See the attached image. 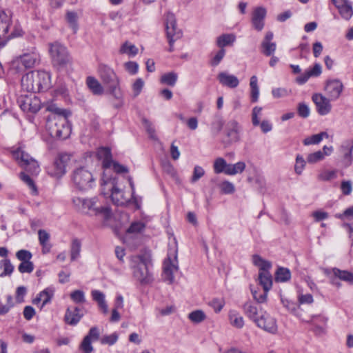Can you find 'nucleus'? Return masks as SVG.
<instances>
[{"label": "nucleus", "mask_w": 353, "mask_h": 353, "mask_svg": "<svg viewBox=\"0 0 353 353\" xmlns=\"http://www.w3.org/2000/svg\"><path fill=\"white\" fill-rule=\"evenodd\" d=\"M151 265V253L149 250L141 251L130 257V267L132 270V275L141 284H148L153 281L152 274L150 270Z\"/></svg>", "instance_id": "nucleus-1"}, {"label": "nucleus", "mask_w": 353, "mask_h": 353, "mask_svg": "<svg viewBox=\"0 0 353 353\" xmlns=\"http://www.w3.org/2000/svg\"><path fill=\"white\" fill-rule=\"evenodd\" d=\"M72 205L76 210L86 214H101L105 219H108L111 214L110 208L108 206L97 205L98 199L97 197L84 198L74 196Z\"/></svg>", "instance_id": "nucleus-2"}, {"label": "nucleus", "mask_w": 353, "mask_h": 353, "mask_svg": "<svg viewBox=\"0 0 353 353\" xmlns=\"http://www.w3.org/2000/svg\"><path fill=\"white\" fill-rule=\"evenodd\" d=\"M21 87L27 92H37L49 88L50 75L45 71H31L21 78Z\"/></svg>", "instance_id": "nucleus-3"}, {"label": "nucleus", "mask_w": 353, "mask_h": 353, "mask_svg": "<svg viewBox=\"0 0 353 353\" xmlns=\"http://www.w3.org/2000/svg\"><path fill=\"white\" fill-rule=\"evenodd\" d=\"M98 72L101 80L108 88L110 94L115 99H121L122 94L120 90V81L114 70L106 64L100 63Z\"/></svg>", "instance_id": "nucleus-4"}, {"label": "nucleus", "mask_w": 353, "mask_h": 353, "mask_svg": "<svg viewBox=\"0 0 353 353\" xmlns=\"http://www.w3.org/2000/svg\"><path fill=\"white\" fill-rule=\"evenodd\" d=\"M46 128L50 137L65 139L70 134V126L65 117L49 115L47 118Z\"/></svg>", "instance_id": "nucleus-5"}, {"label": "nucleus", "mask_w": 353, "mask_h": 353, "mask_svg": "<svg viewBox=\"0 0 353 353\" xmlns=\"http://www.w3.org/2000/svg\"><path fill=\"white\" fill-rule=\"evenodd\" d=\"M49 53L53 65L58 70H64L72 65V58L65 46L58 41L48 44Z\"/></svg>", "instance_id": "nucleus-6"}, {"label": "nucleus", "mask_w": 353, "mask_h": 353, "mask_svg": "<svg viewBox=\"0 0 353 353\" xmlns=\"http://www.w3.org/2000/svg\"><path fill=\"white\" fill-rule=\"evenodd\" d=\"M40 62V54L33 50L30 52H26L14 59L11 62V68L17 72H21L23 69L32 68Z\"/></svg>", "instance_id": "nucleus-7"}, {"label": "nucleus", "mask_w": 353, "mask_h": 353, "mask_svg": "<svg viewBox=\"0 0 353 353\" xmlns=\"http://www.w3.org/2000/svg\"><path fill=\"white\" fill-rule=\"evenodd\" d=\"M72 180L77 188L87 190L94 184V178L92 172L85 167H80L73 171Z\"/></svg>", "instance_id": "nucleus-8"}, {"label": "nucleus", "mask_w": 353, "mask_h": 353, "mask_svg": "<svg viewBox=\"0 0 353 353\" xmlns=\"http://www.w3.org/2000/svg\"><path fill=\"white\" fill-rule=\"evenodd\" d=\"M12 156L26 172L32 175H36L39 172L40 169L38 162L21 148L14 150Z\"/></svg>", "instance_id": "nucleus-9"}, {"label": "nucleus", "mask_w": 353, "mask_h": 353, "mask_svg": "<svg viewBox=\"0 0 353 353\" xmlns=\"http://www.w3.org/2000/svg\"><path fill=\"white\" fill-rule=\"evenodd\" d=\"M102 185H110L111 190V199L114 204L117 205H124L129 203L133 198L130 192H125L119 188L115 183L114 179L109 181H104Z\"/></svg>", "instance_id": "nucleus-10"}, {"label": "nucleus", "mask_w": 353, "mask_h": 353, "mask_svg": "<svg viewBox=\"0 0 353 353\" xmlns=\"http://www.w3.org/2000/svg\"><path fill=\"white\" fill-rule=\"evenodd\" d=\"M327 274L330 276L331 283L337 288L341 286L338 279L345 281L350 285H353V273L347 270H341L334 268L327 270Z\"/></svg>", "instance_id": "nucleus-11"}, {"label": "nucleus", "mask_w": 353, "mask_h": 353, "mask_svg": "<svg viewBox=\"0 0 353 353\" xmlns=\"http://www.w3.org/2000/svg\"><path fill=\"white\" fill-rule=\"evenodd\" d=\"M163 270L164 280L168 281L170 284L172 283L174 281V274L179 270L177 256L175 252L172 257L168 255L165 259Z\"/></svg>", "instance_id": "nucleus-12"}, {"label": "nucleus", "mask_w": 353, "mask_h": 353, "mask_svg": "<svg viewBox=\"0 0 353 353\" xmlns=\"http://www.w3.org/2000/svg\"><path fill=\"white\" fill-rule=\"evenodd\" d=\"M256 325L263 330L276 334L278 330L276 320L271 316L266 311H261L260 318L256 321Z\"/></svg>", "instance_id": "nucleus-13"}, {"label": "nucleus", "mask_w": 353, "mask_h": 353, "mask_svg": "<svg viewBox=\"0 0 353 353\" xmlns=\"http://www.w3.org/2000/svg\"><path fill=\"white\" fill-rule=\"evenodd\" d=\"M343 85L342 82L337 79H328L325 82L324 90L327 97L330 100L335 101L338 99L342 93Z\"/></svg>", "instance_id": "nucleus-14"}, {"label": "nucleus", "mask_w": 353, "mask_h": 353, "mask_svg": "<svg viewBox=\"0 0 353 353\" xmlns=\"http://www.w3.org/2000/svg\"><path fill=\"white\" fill-rule=\"evenodd\" d=\"M267 11L263 7L255 8L252 14L251 23L252 27L257 31H261L265 26V19Z\"/></svg>", "instance_id": "nucleus-15"}, {"label": "nucleus", "mask_w": 353, "mask_h": 353, "mask_svg": "<svg viewBox=\"0 0 353 353\" xmlns=\"http://www.w3.org/2000/svg\"><path fill=\"white\" fill-rule=\"evenodd\" d=\"M312 100L319 114L326 115L330 112L332 105L329 97H326L321 94H314L312 96Z\"/></svg>", "instance_id": "nucleus-16"}, {"label": "nucleus", "mask_w": 353, "mask_h": 353, "mask_svg": "<svg viewBox=\"0 0 353 353\" xmlns=\"http://www.w3.org/2000/svg\"><path fill=\"white\" fill-rule=\"evenodd\" d=\"M100 154H103L104 160L103 161V167L105 169L112 167L113 170L117 173L128 172V168L117 162L112 161L110 157V151L108 148H102L99 151Z\"/></svg>", "instance_id": "nucleus-17"}, {"label": "nucleus", "mask_w": 353, "mask_h": 353, "mask_svg": "<svg viewBox=\"0 0 353 353\" xmlns=\"http://www.w3.org/2000/svg\"><path fill=\"white\" fill-rule=\"evenodd\" d=\"M339 151L343 154L342 163L344 166H350L353 161V140L344 141L340 146Z\"/></svg>", "instance_id": "nucleus-18"}, {"label": "nucleus", "mask_w": 353, "mask_h": 353, "mask_svg": "<svg viewBox=\"0 0 353 353\" xmlns=\"http://www.w3.org/2000/svg\"><path fill=\"white\" fill-rule=\"evenodd\" d=\"M217 79L223 86H225L231 89L236 88L239 85V79L236 76L230 74L226 72H221L219 73L217 75Z\"/></svg>", "instance_id": "nucleus-19"}, {"label": "nucleus", "mask_w": 353, "mask_h": 353, "mask_svg": "<svg viewBox=\"0 0 353 353\" xmlns=\"http://www.w3.org/2000/svg\"><path fill=\"white\" fill-rule=\"evenodd\" d=\"M82 316L83 314H80V309L78 307H68L64 316V321L67 324L76 325Z\"/></svg>", "instance_id": "nucleus-20"}, {"label": "nucleus", "mask_w": 353, "mask_h": 353, "mask_svg": "<svg viewBox=\"0 0 353 353\" xmlns=\"http://www.w3.org/2000/svg\"><path fill=\"white\" fill-rule=\"evenodd\" d=\"M165 28L167 38L168 39V32L171 33L175 37V34L180 33V39L182 37V32L176 27L175 17L172 13L168 12L165 17Z\"/></svg>", "instance_id": "nucleus-21"}, {"label": "nucleus", "mask_w": 353, "mask_h": 353, "mask_svg": "<svg viewBox=\"0 0 353 353\" xmlns=\"http://www.w3.org/2000/svg\"><path fill=\"white\" fill-rule=\"evenodd\" d=\"M239 126L235 120L230 121L226 126V135L230 142H236L239 140Z\"/></svg>", "instance_id": "nucleus-22"}, {"label": "nucleus", "mask_w": 353, "mask_h": 353, "mask_svg": "<svg viewBox=\"0 0 353 353\" xmlns=\"http://www.w3.org/2000/svg\"><path fill=\"white\" fill-rule=\"evenodd\" d=\"M243 308L247 316L254 323L260 318L261 311H263L261 307H257L250 302H246Z\"/></svg>", "instance_id": "nucleus-23"}, {"label": "nucleus", "mask_w": 353, "mask_h": 353, "mask_svg": "<svg viewBox=\"0 0 353 353\" xmlns=\"http://www.w3.org/2000/svg\"><path fill=\"white\" fill-rule=\"evenodd\" d=\"M259 284L263 287V290L268 292L272 285V275L269 272H259Z\"/></svg>", "instance_id": "nucleus-24"}, {"label": "nucleus", "mask_w": 353, "mask_h": 353, "mask_svg": "<svg viewBox=\"0 0 353 353\" xmlns=\"http://www.w3.org/2000/svg\"><path fill=\"white\" fill-rule=\"evenodd\" d=\"M236 40V37L233 34H223L216 39V45L220 49L228 46H232Z\"/></svg>", "instance_id": "nucleus-25"}, {"label": "nucleus", "mask_w": 353, "mask_h": 353, "mask_svg": "<svg viewBox=\"0 0 353 353\" xmlns=\"http://www.w3.org/2000/svg\"><path fill=\"white\" fill-rule=\"evenodd\" d=\"M88 87L94 94L101 95L103 93V88L94 77H88L86 81Z\"/></svg>", "instance_id": "nucleus-26"}, {"label": "nucleus", "mask_w": 353, "mask_h": 353, "mask_svg": "<svg viewBox=\"0 0 353 353\" xmlns=\"http://www.w3.org/2000/svg\"><path fill=\"white\" fill-rule=\"evenodd\" d=\"M252 262L254 265L259 268L260 272H269V270L272 267V264L270 261L263 259L258 254H254L252 256Z\"/></svg>", "instance_id": "nucleus-27"}, {"label": "nucleus", "mask_w": 353, "mask_h": 353, "mask_svg": "<svg viewBox=\"0 0 353 353\" xmlns=\"http://www.w3.org/2000/svg\"><path fill=\"white\" fill-rule=\"evenodd\" d=\"M229 320L230 324L236 328H242L244 325V319L243 316L239 315V314L235 311L230 312Z\"/></svg>", "instance_id": "nucleus-28"}, {"label": "nucleus", "mask_w": 353, "mask_h": 353, "mask_svg": "<svg viewBox=\"0 0 353 353\" xmlns=\"http://www.w3.org/2000/svg\"><path fill=\"white\" fill-rule=\"evenodd\" d=\"M245 169V163L243 161H239L234 164H229L228 168L225 172L227 175H235L239 173H242Z\"/></svg>", "instance_id": "nucleus-29"}, {"label": "nucleus", "mask_w": 353, "mask_h": 353, "mask_svg": "<svg viewBox=\"0 0 353 353\" xmlns=\"http://www.w3.org/2000/svg\"><path fill=\"white\" fill-rule=\"evenodd\" d=\"M0 270H3L0 272V277L10 276L14 270V266L9 259H5L0 261Z\"/></svg>", "instance_id": "nucleus-30"}, {"label": "nucleus", "mask_w": 353, "mask_h": 353, "mask_svg": "<svg viewBox=\"0 0 353 353\" xmlns=\"http://www.w3.org/2000/svg\"><path fill=\"white\" fill-rule=\"evenodd\" d=\"M61 164L62 163L58 162V160L56 159L54 160L52 168L48 171L49 174L57 178H60L63 174H65L66 170H64V165Z\"/></svg>", "instance_id": "nucleus-31"}, {"label": "nucleus", "mask_w": 353, "mask_h": 353, "mask_svg": "<svg viewBox=\"0 0 353 353\" xmlns=\"http://www.w3.org/2000/svg\"><path fill=\"white\" fill-rule=\"evenodd\" d=\"M229 163H227L226 161L221 157L216 158L214 162L213 169L216 174L224 173L228 168Z\"/></svg>", "instance_id": "nucleus-32"}, {"label": "nucleus", "mask_w": 353, "mask_h": 353, "mask_svg": "<svg viewBox=\"0 0 353 353\" xmlns=\"http://www.w3.org/2000/svg\"><path fill=\"white\" fill-rule=\"evenodd\" d=\"M138 50V48L134 45L126 41L121 46L119 52L121 54H126L130 57H134L137 54Z\"/></svg>", "instance_id": "nucleus-33"}, {"label": "nucleus", "mask_w": 353, "mask_h": 353, "mask_svg": "<svg viewBox=\"0 0 353 353\" xmlns=\"http://www.w3.org/2000/svg\"><path fill=\"white\" fill-rule=\"evenodd\" d=\"M188 319L194 323H200L206 319V315L203 310H196L188 314Z\"/></svg>", "instance_id": "nucleus-34"}, {"label": "nucleus", "mask_w": 353, "mask_h": 353, "mask_svg": "<svg viewBox=\"0 0 353 353\" xmlns=\"http://www.w3.org/2000/svg\"><path fill=\"white\" fill-rule=\"evenodd\" d=\"M178 79V75L174 72L163 74L161 77V82L170 86H174Z\"/></svg>", "instance_id": "nucleus-35"}, {"label": "nucleus", "mask_w": 353, "mask_h": 353, "mask_svg": "<svg viewBox=\"0 0 353 353\" xmlns=\"http://www.w3.org/2000/svg\"><path fill=\"white\" fill-rule=\"evenodd\" d=\"M291 277L290 271L288 268H279L275 274L276 281L285 282Z\"/></svg>", "instance_id": "nucleus-36"}, {"label": "nucleus", "mask_w": 353, "mask_h": 353, "mask_svg": "<svg viewBox=\"0 0 353 353\" xmlns=\"http://www.w3.org/2000/svg\"><path fill=\"white\" fill-rule=\"evenodd\" d=\"M337 176V172L335 170H323L320 172L317 176V179L322 181H328L336 179Z\"/></svg>", "instance_id": "nucleus-37"}, {"label": "nucleus", "mask_w": 353, "mask_h": 353, "mask_svg": "<svg viewBox=\"0 0 353 353\" xmlns=\"http://www.w3.org/2000/svg\"><path fill=\"white\" fill-rule=\"evenodd\" d=\"M81 243L79 239H74L72 240V242L71 244V250H70V255H71L72 261H75L79 256L80 252H81Z\"/></svg>", "instance_id": "nucleus-38"}, {"label": "nucleus", "mask_w": 353, "mask_h": 353, "mask_svg": "<svg viewBox=\"0 0 353 353\" xmlns=\"http://www.w3.org/2000/svg\"><path fill=\"white\" fill-rule=\"evenodd\" d=\"M47 109L49 112H51L50 115L65 117L66 119H68V116L70 114V112L67 110L60 108L54 104L50 105Z\"/></svg>", "instance_id": "nucleus-39"}, {"label": "nucleus", "mask_w": 353, "mask_h": 353, "mask_svg": "<svg viewBox=\"0 0 353 353\" xmlns=\"http://www.w3.org/2000/svg\"><path fill=\"white\" fill-rule=\"evenodd\" d=\"M54 294V290L52 288H48L41 292V296H42V303L40 305V309L51 301Z\"/></svg>", "instance_id": "nucleus-40"}, {"label": "nucleus", "mask_w": 353, "mask_h": 353, "mask_svg": "<svg viewBox=\"0 0 353 353\" xmlns=\"http://www.w3.org/2000/svg\"><path fill=\"white\" fill-rule=\"evenodd\" d=\"M77 14L74 12H68L66 14V19L70 27L76 32L78 29Z\"/></svg>", "instance_id": "nucleus-41"}, {"label": "nucleus", "mask_w": 353, "mask_h": 353, "mask_svg": "<svg viewBox=\"0 0 353 353\" xmlns=\"http://www.w3.org/2000/svg\"><path fill=\"white\" fill-rule=\"evenodd\" d=\"M311 323L316 326V331L321 332L326 323V319L322 316H314L311 319Z\"/></svg>", "instance_id": "nucleus-42"}, {"label": "nucleus", "mask_w": 353, "mask_h": 353, "mask_svg": "<svg viewBox=\"0 0 353 353\" xmlns=\"http://www.w3.org/2000/svg\"><path fill=\"white\" fill-rule=\"evenodd\" d=\"M262 53L265 56H271L276 50V43L274 42H262Z\"/></svg>", "instance_id": "nucleus-43"}, {"label": "nucleus", "mask_w": 353, "mask_h": 353, "mask_svg": "<svg viewBox=\"0 0 353 353\" xmlns=\"http://www.w3.org/2000/svg\"><path fill=\"white\" fill-rule=\"evenodd\" d=\"M219 188L222 193L225 194H232L235 191L234 184L228 181H224L219 184Z\"/></svg>", "instance_id": "nucleus-44"}, {"label": "nucleus", "mask_w": 353, "mask_h": 353, "mask_svg": "<svg viewBox=\"0 0 353 353\" xmlns=\"http://www.w3.org/2000/svg\"><path fill=\"white\" fill-rule=\"evenodd\" d=\"M92 342V341L88 339V337L84 336L81 344L79 345V350L83 353H91L94 350Z\"/></svg>", "instance_id": "nucleus-45"}, {"label": "nucleus", "mask_w": 353, "mask_h": 353, "mask_svg": "<svg viewBox=\"0 0 353 353\" xmlns=\"http://www.w3.org/2000/svg\"><path fill=\"white\" fill-rule=\"evenodd\" d=\"M305 164L306 161L303 157L300 154H297L296 157V163L294 165V171L296 174L299 175L301 174L305 168Z\"/></svg>", "instance_id": "nucleus-46"}, {"label": "nucleus", "mask_w": 353, "mask_h": 353, "mask_svg": "<svg viewBox=\"0 0 353 353\" xmlns=\"http://www.w3.org/2000/svg\"><path fill=\"white\" fill-rule=\"evenodd\" d=\"M29 99L30 112H37L41 109L40 99L34 95H33V97H29Z\"/></svg>", "instance_id": "nucleus-47"}, {"label": "nucleus", "mask_w": 353, "mask_h": 353, "mask_svg": "<svg viewBox=\"0 0 353 353\" xmlns=\"http://www.w3.org/2000/svg\"><path fill=\"white\" fill-rule=\"evenodd\" d=\"M145 227V225L142 221H135L131 223L127 232L132 234L139 233L144 230Z\"/></svg>", "instance_id": "nucleus-48"}, {"label": "nucleus", "mask_w": 353, "mask_h": 353, "mask_svg": "<svg viewBox=\"0 0 353 353\" xmlns=\"http://www.w3.org/2000/svg\"><path fill=\"white\" fill-rule=\"evenodd\" d=\"M339 11L341 17L346 20L350 19L353 14V9L350 3L339 9Z\"/></svg>", "instance_id": "nucleus-49"}, {"label": "nucleus", "mask_w": 353, "mask_h": 353, "mask_svg": "<svg viewBox=\"0 0 353 353\" xmlns=\"http://www.w3.org/2000/svg\"><path fill=\"white\" fill-rule=\"evenodd\" d=\"M70 298L76 303H83L85 301L84 292L79 290L73 291L70 294Z\"/></svg>", "instance_id": "nucleus-50"}, {"label": "nucleus", "mask_w": 353, "mask_h": 353, "mask_svg": "<svg viewBox=\"0 0 353 353\" xmlns=\"http://www.w3.org/2000/svg\"><path fill=\"white\" fill-rule=\"evenodd\" d=\"M324 159V155L322 151L319 150L314 153H311L308 154L307 157V162L309 163H316L320 161H322Z\"/></svg>", "instance_id": "nucleus-51"}, {"label": "nucleus", "mask_w": 353, "mask_h": 353, "mask_svg": "<svg viewBox=\"0 0 353 353\" xmlns=\"http://www.w3.org/2000/svg\"><path fill=\"white\" fill-rule=\"evenodd\" d=\"M21 179L29 186V188L32 190L34 194L37 193V187L33 180L30 178V176L28 174H26L25 172H21Z\"/></svg>", "instance_id": "nucleus-52"}, {"label": "nucleus", "mask_w": 353, "mask_h": 353, "mask_svg": "<svg viewBox=\"0 0 353 353\" xmlns=\"http://www.w3.org/2000/svg\"><path fill=\"white\" fill-rule=\"evenodd\" d=\"M119 336L114 332L110 335L103 336L101 339V343L104 345H114L118 340Z\"/></svg>", "instance_id": "nucleus-53"}, {"label": "nucleus", "mask_w": 353, "mask_h": 353, "mask_svg": "<svg viewBox=\"0 0 353 353\" xmlns=\"http://www.w3.org/2000/svg\"><path fill=\"white\" fill-rule=\"evenodd\" d=\"M143 126L145 128L149 137L154 140H157V137L155 134V129H154V126L152 125V124L146 119H143Z\"/></svg>", "instance_id": "nucleus-54"}, {"label": "nucleus", "mask_w": 353, "mask_h": 353, "mask_svg": "<svg viewBox=\"0 0 353 353\" xmlns=\"http://www.w3.org/2000/svg\"><path fill=\"white\" fill-rule=\"evenodd\" d=\"M18 270L21 273H31L34 270V265L30 261H23L19 264Z\"/></svg>", "instance_id": "nucleus-55"}, {"label": "nucleus", "mask_w": 353, "mask_h": 353, "mask_svg": "<svg viewBox=\"0 0 353 353\" xmlns=\"http://www.w3.org/2000/svg\"><path fill=\"white\" fill-rule=\"evenodd\" d=\"M262 108L256 106L252 109V122L253 125L257 126L260 123V117L261 116Z\"/></svg>", "instance_id": "nucleus-56"}, {"label": "nucleus", "mask_w": 353, "mask_h": 353, "mask_svg": "<svg viewBox=\"0 0 353 353\" xmlns=\"http://www.w3.org/2000/svg\"><path fill=\"white\" fill-rule=\"evenodd\" d=\"M223 124L224 121L223 119L219 116L216 117L214 121L212 123V132L216 134L219 133L222 130Z\"/></svg>", "instance_id": "nucleus-57"}, {"label": "nucleus", "mask_w": 353, "mask_h": 353, "mask_svg": "<svg viewBox=\"0 0 353 353\" xmlns=\"http://www.w3.org/2000/svg\"><path fill=\"white\" fill-rule=\"evenodd\" d=\"M124 68L129 74L134 75L138 72L139 65L134 61H128L124 63Z\"/></svg>", "instance_id": "nucleus-58"}, {"label": "nucleus", "mask_w": 353, "mask_h": 353, "mask_svg": "<svg viewBox=\"0 0 353 353\" xmlns=\"http://www.w3.org/2000/svg\"><path fill=\"white\" fill-rule=\"evenodd\" d=\"M16 256L19 261L23 262L30 261L32 255L28 250H20L16 253Z\"/></svg>", "instance_id": "nucleus-59"}, {"label": "nucleus", "mask_w": 353, "mask_h": 353, "mask_svg": "<svg viewBox=\"0 0 353 353\" xmlns=\"http://www.w3.org/2000/svg\"><path fill=\"white\" fill-rule=\"evenodd\" d=\"M39 234V240L40 242V244L43 246L42 252H46L44 251V249L46 247V243H48V240L50 239V235L48 232H46L45 230H40L38 232Z\"/></svg>", "instance_id": "nucleus-60"}, {"label": "nucleus", "mask_w": 353, "mask_h": 353, "mask_svg": "<svg viewBox=\"0 0 353 353\" xmlns=\"http://www.w3.org/2000/svg\"><path fill=\"white\" fill-rule=\"evenodd\" d=\"M100 330L97 326L92 327L88 334L85 337H88L92 341H97L100 337Z\"/></svg>", "instance_id": "nucleus-61"}, {"label": "nucleus", "mask_w": 353, "mask_h": 353, "mask_svg": "<svg viewBox=\"0 0 353 353\" xmlns=\"http://www.w3.org/2000/svg\"><path fill=\"white\" fill-rule=\"evenodd\" d=\"M205 174L204 170L199 165H196L194 168L193 175L191 178V182L195 183L199 179H201Z\"/></svg>", "instance_id": "nucleus-62"}, {"label": "nucleus", "mask_w": 353, "mask_h": 353, "mask_svg": "<svg viewBox=\"0 0 353 353\" xmlns=\"http://www.w3.org/2000/svg\"><path fill=\"white\" fill-rule=\"evenodd\" d=\"M321 141V137L319 134H314L312 136L305 138L303 143L305 145H316Z\"/></svg>", "instance_id": "nucleus-63"}, {"label": "nucleus", "mask_w": 353, "mask_h": 353, "mask_svg": "<svg viewBox=\"0 0 353 353\" xmlns=\"http://www.w3.org/2000/svg\"><path fill=\"white\" fill-rule=\"evenodd\" d=\"M144 85V82L142 79H137L132 85V90L134 92V97H137L141 92L142 88Z\"/></svg>", "instance_id": "nucleus-64"}]
</instances>
